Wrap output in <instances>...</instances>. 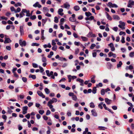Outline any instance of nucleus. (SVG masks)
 Instances as JSON below:
<instances>
[{"label":"nucleus","instance_id":"obj_1","mask_svg":"<svg viewBox=\"0 0 134 134\" xmlns=\"http://www.w3.org/2000/svg\"><path fill=\"white\" fill-rule=\"evenodd\" d=\"M53 103L52 100L51 99L47 103V105L51 109V111L53 112L55 111V109L53 108V106L52 105V104Z\"/></svg>","mask_w":134,"mask_h":134},{"label":"nucleus","instance_id":"obj_2","mask_svg":"<svg viewBox=\"0 0 134 134\" xmlns=\"http://www.w3.org/2000/svg\"><path fill=\"white\" fill-rule=\"evenodd\" d=\"M127 6L128 7L134 8V1L130 0L129 1Z\"/></svg>","mask_w":134,"mask_h":134},{"label":"nucleus","instance_id":"obj_3","mask_svg":"<svg viewBox=\"0 0 134 134\" xmlns=\"http://www.w3.org/2000/svg\"><path fill=\"white\" fill-rule=\"evenodd\" d=\"M120 24L118 26L122 29H125V23L124 22L120 21H119Z\"/></svg>","mask_w":134,"mask_h":134},{"label":"nucleus","instance_id":"obj_4","mask_svg":"<svg viewBox=\"0 0 134 134\" xmlns=\"http://www.w3.org/2000/svg\"><path fill=\"white\" fill-rule=\"evenodd\" d=\"M107 5L110 8L113 7L117 8L118 7V6L116 4H113L111 2H108Z\"/></svg>","mask_w":134,"mask_h":134},{"label":"nucleus","instance_id":"obj_5","mask_svg":"<svg viewBox=\"0 0 134 134\" xmlns=\"http://www.w3.org/2000/svg\"><path fill=\"white\" fill-rule=\"evenodd\" d=\"M19 44L21 47L25 46L26 45V43L25 41H23L22 39H20L19 41Z\"/></svg>","mask_w":134,"mask_h":134},{"label":"nucleus","instance_id":"obj_6","mask_svg":"<svg viewBox=\"0 0 134 134\" xmlns=\"http://www.w3.org/2000/svg\"><path fill=\"white\" fill-rule=\"evenodd\" d=\"M68 79H69L68 81L69 82H70L71 81V80L72 79V80H74L76 78V77L75 76H71L70 75H67Z\"/></svg>","mask_w":134,"mask_h":134},{"label":"nucleus","instance_id":"obj_7","mask_svg":"<svg viewBox=\"0 0 134 134\" xmlns=\"http://www.w3.org/2000/svg\"><path fill=\"white\" fill-rule=\"evenodd\" d=\"M23 12H24V13H26V16H27L29 17L31 15L30 14V11L29 10H27L26 9H23Z\"/></svg>","mask_w":134,"mask_h":134},{"label":"nucleus","instance_id":"obj_8","mask_svg":"<svg viewBox=\"0 0 134 134\" xmlns=\"http://www.w3.org/2000/svg\"><path fill=\"white\" fill-rule=\"evenodd\" d=\"M87 36L88 37H95L96 35L93 33L92 32H90L87 35Z\"/></svg>","mask_w":134,"mask_h":134},{"label":"nucleus","instance_id":"obj_9","mask_svg":"<svg viewBox=\"0 0 134 134\" xmlns=\"http://www.w3.org/2000/svg\"><path fill=\"white\" fill-rule=\"evenodd\" d=\"M28 107L27 106L23 107L22 108L23 114H26L27 113Z\"/></svg>","mask_w":134,"mask_h":134},{"label":"nucleus","instance_id":"obj_10","mask_svg":"<svg viewBox=\"0 0 134 134\" xmlns=\"http://www.w3.org/2000/svg\"><path fill=\"white\" fill-rule=\"evenodd\" d=\"M111 48V50L112 51H114L115 50V48L113 43H111L108 44Z\"/></svg>","mask_w":134,"mask_h":134},{"label":"nucleus","instance_id":"obj_11","mask_svg":"<svg viewBox=\"0 0 134 134\" xmlns=\"http://www.w3.org/2000/svg\"><path fill=\"white\" fill-rule=\"evenodd\" d=\"M20 31L21 36H23L24 34V30L23 27V26H20Z\"/></svg>","mask_w":134,"mask_h":134},{"label":"nucleus","instance_id":"obj_12","mask_svg":"<svg viewBox=\"0 0 134 134\" xmlns=\"http://www.w3.org/2000/svg\"><path fill=\"white\" fill-rule=\"evenodd\" d=\"M76 81L80 83V85L81 86H83L84 85L83 82L84 81L83 80L80 79H77L76 80Z\"/></svg>","mask_w":134,"mask_h":134},{"label":"nucleus","instance_id":"obj_13","mask_svg":"<svg viewBox=\"0 0 134 134\" xmlns=\"http://www.w3.org/2000/svg\"><path fill=\"white\" fill-rule=\"evenodd\" d=\"M105 102L108 105L110 104L111 102V100L107 98H106L105 99Z\"/></svg>","mask_w":134,"mask_h":134},{"label":"nucleus","instance_id":"obj_14","mask_svg":"<svg viewBox=\"0 0 134 134\" xmlns=\"http://www.w3.org/2000/svg\"><path fill=\"white\" fill-rule=\"evenodd\" d=\"M37 93L39 96L42 97V98H45L44 95L41 91H38L37 92Z\"/></svg>","mask_w":134,"mask_h":134},{"label":"nucleus","instance_id":"obj_15","mask_svg":"<svg viewBox=\"0 0 134 134\" xmlns=\"http://www.w3.org/2000/svg\"><path fill=\"white\" fill-rule=\"evenodd\" d=\"M103 105L105 110H108L109 111L113 114L114 113V112L113 111H111V110L110 109H109V108L106 107V106L105 104L103 103Z\"/></svg>","mask_w":134,"mask_h":134},{"label":"nucleus","instance_id":"obj_16","mask_svg":"<svg viewBox=\"0 0 134 134\" xmlns=\"http://www.w3.org/2000/svg\"><path fill=\"white\" fill-rule=\"evenodd\" d=\"M33 6L34 7H37L39 8H40L42 7L41 5L38 2H36L33 5Z\"/></svg>","mask_w":134,"mask_h":134},{"label":"nucleus","instance_id":"obj_17","mask_svg":"<svg viewBox=\"0 0 134 134\" xmlns=\"http://www.w3.org/2000/svg\"><path fill=\"white\" fill-rule=\"evenodd\" d=\"M63 9L62 8L59 9L58 11V14L61 16L63 15L64 14L63 13Z\"/></svg>","mask_w":134,"mask_h":134},{"label":"nucleus","instance_id":"obj_18","mask_svg":"<svg viewBox=\"0 0 134 134\" xmlns=\"http://www.w3.org/2000/svg\"><path fill=\"white\" fill-rule=\"evenodd\" d=\"M91 112L92 115L94 116H97V114L96 112V110H92L91 111Z\"/></svg>","mask_w":134,"mask_h":134},{"label":"nucleus","instance_id":"obj_19","mask_svg":"<svg viewBox=\"0 0 134 134\" xmlns=\"http://www.w3.org/2000/svg\"><path fill=\"white\" fill-rule=\"evenodd\" d=\"M5 40L4 41V43H10L11 42V41L9 38H5Z\"/></svg>","mask_w":134,"mask_h":134},{"label":"nucleus","instance_id":"obj_20","mask_svg":"<svg viewBox=\"0 0 134 134\" xmlns=\"http://www.w3.org/2000/svg\"><path fill=\"white\" fill-rule=\"evenodd\" d=\"M70 7V5L69 4L65 3L64 4V8L69 9Z\"/></svg>","mask_w":134,"mask_h":134},{"label":"nucleus","instance_id":"obj_21","mask_svg":"<svg viewBox=\"0 0 134 134\" xmlns=\"http://www.w3.org/2000/svg\"><path fill=\"white\" fill-rule=\"evenodd\" d=\"M43 46L44 48H46L47 47L51 48V47L52 46L50 43H48V44H45L44 45H43Z\"/></svg>","mask_w":134,"mask_h":134},{"label":"nucleus","instance_id":"obj_22","mask_svg":"<svg viewBox=\"0 0 134 134\" xmlns=\"http://www.w3.org/2000/svg\"><path fill=\"white\" fill-rule=\"evenodd\" d=\"M133 67L132 65H130L129 66H127L126 67V70H128V69H129L130 70H131L133 69Z\"/></svg>","mask_w":134,"mask_h":134},{"label":"nucleus","instance_id":"obj_23","mask_svg":"<svg viewBox=\"0 0 134 134\" xmlns=\"http://www.w3.org/2000/svg\"><path fill=\"white\" fill-rule=\"evenodd\" d=\"M98 129L99 130H105L107 128L104 126H99L98 127Z\"/></svg>","mask_w":134,"mask_h":134},{"label":"nucleus","instance_id":"obj_24","mask_svg":"<svg viewBox=\"0 0 134 134\" xmlns=\"http://www.w3.org/2000/svg\"><path fill=\"white\" fill-rule=\"evenodd\" d=\"M29 78H32L33 79H36V77L35 75H30L29 76Z\"/></svg>","mask_w":134,"mask_h":134},{"label":"nucleus","instance_id":"obj_25","mask_svg":"<svg viewBox=\"0 0 134 134\" xmlns=\"http://www.w3.org/2000/svg\"><path fill=\"white\" fill-rule=\"evenodd\" d=\"M81 38L82 40L83 41H88V39L87 37H86L81 36Z\"/></svg>","mask_w":134,"mask_h":134},{"label":"nucleus","instance_id":"obj_26","mask_svg":"<svg viewBox=\"0 0 134 134\" xmlns=\"http://www.w3.org/2000/svg\"><path fill=\"white\" fill-rule=\"evenodd\" d=\"M113 18L115 19H116L117 20H119L120 19V17L116 15H114L113 16Z\"/></svg>","mask_w":134,"mask_h":134},{"label":"nucleus","instance_id":"obj_27","mask_svg":"<svg viewBox=\"0 0 134 134\" xmlns=\"http://www.w3.org/2000/svg\"><path fill=\"white\" fill-rule=\"evenodd\" d=\"M64 20H65L64 18H62L60 20L59 25H62L63 24V22L64 21Z\"/></svg>","mask_w":134,"mask_h":134},{"label":"nucleus","instance_id":"obj_28","mask_svg":"<svg viewBox=\"0 0 134 134\" xmlns=\"http://www.w3.org/2000/svg\"><path fill=\"white\" fill-rule=\"evenodd\" d=\"M103 104V102H101L100 103H99L98 105V107L99 108L101 109H102L103 108V107L102 106Z\"/></svg>","mask_w":134,"mask_h":134},{"label":"nucleus","instance_id":"obj_29","mask_svg":"<svg viewBox=\"0 0 134 134\" xmlns=\"http://www.w3.org/2000/svg\"><path fill=\"white\" fill-rule=\"evenodd\" d=\"M90 107L91 108H93L95 107V105L94 103L93 102L90 103Z\"/></svg>","mask_w":134,"mask_h":134},{"label":"nucleus","instance_id":"obj_30","mask_svg":"<svg viewBox=\"0 0 134 134\" xmlns=\"http://www.w3.org/2000/svg\"><path fill=\"white\" fill-rule=\"evenodd\" d=\"M74 9L75 11H77L80 9V7L77 5H76L74 7Z\"/></svg>","mask_w":134,"mask_h":134},{"label":"nucleus","instance_id":"obj_31","mask_svg":"<svg viewBox=\"0 0 134 134\" xmlns=\"http://www.w3.org/2000/svg\"><path fill=\"white\" fill-rule=\"evenodd\" d=\"M44 91L47 94H49L50 92V91L47 88H45V89H44Z\"/></svg>","mask_w":134,"mask_h":134},{"label":"nucleus","instance_id":"obj_32","mask_svg":"<svg viewBox=\"0 0 134 134\" xmlns=\"http://www.w3.org/2000/svg\"><path fill=\"white\" fill-rule=\"evenodd\" d=\"M106 14L107 18V19L109 20H112V18L110 16V15L108 13H106Z\"/></svg>","mask_w":134,"mask_h":134},{"label":"nucleus","instance_id":"obj_33","mask_svg":"<svg viewBox=\"0 0 134 134\" xmlns=\"http://www.w3.org/2000/svg\"><path fill=\"white\" fill-rule=\"evenodd\" d=\"M8 18L4 16H0V20L1 21L2 20H7Z\"/></svg>","mask_w":134,"mask_h":134},{"label":"nucleus","instance_id":"obj_34","mask_svg":"<svg viewBox=\"0 0 134 134\" xmlns=\"http://www.w3.org/2000/svg\"><path fill=\"white\" fill-rule=\"evenodd\" d=\"M21 4L20 3L18 2L16 3L15 4L14 6L15 7H17L18 6H21Z\"/></svg>","mask_w":134,"mask_h":134},{"label":"nucleus","instance_id":"obj_35","mask_svg":"<svg viewBox=\"0 0 134 134\" xmlns=\"http://www.w3.org/2000/svg\"><path fill=\"white\" fill-rule=\"evenodd\" d=\"M122 65V63L121 61L119 62V63L117 65V67L118 68L121 67V65Z\"/></svg>","mask_w":134,"mask_h":134},{"label":"nucleus","instance_id":"obj_36","mask_svg":"<svg viewBox=\"0 0 134 134\" xmlns=\"http://www.w3.org/2000/svg\"><path fill=\"white\" fill-rule=\"evenodd\" d=\"M85 14L86 16L87 17H88L91 15L92 14L89 12H86Z\"/></svg>","mask_w":134,"mask_h":134},{"label":"nucleus","instance_id":"obj_37","mask_svg":"<svg viewBox=\"0 0 134 134\" xmlns=\"http://www.w3.org/2000/svg\"><path fill=\"white\" fill-rule=\"evenodd\" d=\"M69 20L71 21L74 22L76 20V19L75 18L73 17H71L69 18Z\"/></svg>","mask_w":134,"mask_h":134},{"label":"nucleus","instance_id":"obj_38","mask_svg":"<svg viewBox=\"0 0 134 134\" xmlns=\"http://www.w3.org/2000/svg\"><path fill=\"white\" fill-rule=\"evenodd\" d=\"M25 15L24 14V12H23V9H22L21 12L20 13V18L22 17L23 16H24Z\"/></svg>","mask_w":134,"mask_h":134},{"label":"nucleus","instance_id":"obj_39","mask_svg":"<svg viewBox=\"0 0 134 134\" xmlns=\"http://www.w3.org/2000/svg\"><path fill=\"white\" fill-rule=\"evenodd\" d=\"M72 98L73 100L75 101H76L77 99V96L75 95H74L72 97Z\"/></svg>","mask_w":134,"mask_h":134},{"label":"nucleus","instance_id":"obj_40","mask_svg":"<svg viewBox=\"0 0 134 134\" xmlns=\"http://www.w3.org/2000/svg\"><path fill=\"white\" fill-rule=\"evenodd\" d=\"M129 56L132 58L134 57V52H131L129 54Z\"/></svg>","mask_w":134,"mask_h":134},{"label":"nucleus","instance_id":"obj_41","mask_svg":"<svg viewBox=\"0 0 134 134\" xmlns=\"http://www.w3.org/2000/svg\"><path fill=\"white\" fill-rule=\"evenodd\" d=\"M96 91L97 89L96 87H93V89L92 92L93 93L95 94L96 92Z\"/></svg>","mask_w":134,"mask_h":134},{"label":"nucleus","instance_id":"obj_42","mask_svg":"<svg viewBox=\"0 0 134 134\" xmlns=\"http://www.w3.org/2000/svg\"><path fill=\"white\" fill-rule=\"evenodd\" d=\"M57 49V46H53L52 48V49L54 51H56Z\"/></svg>","mask_w":134,"mask_h":134},{"label":"nucleus","instance_id":"obj_43","mask_svg":"<svg viewBox=\"0 0 134 134\" xmlns=\"http://www.w3.org/2000/svg\"><path fill=\"white\" fill-rule=\"evenodd\" d=\"M36 18V16L35 15H31L30 17V19L32 20L35 19Z\"/></svg>","mask_w":134,"mask_h":134},{"label":"nucleus","instance_id":"obj_44","mask_svg":"<svg viewBox=\"0 0 134 134\" xmlns=\"http://www.w3.org/2000/svg\"><path fill=\"white\" fill-rule=\"evenodd\" d=\"M105 91L104 89H102L101 90V94L102 95H103L105 94Z\"/></svg>","mask_w":134,"mask_h":134},{"label":"nucleus","instance_id":"obj_45","mask_svg":"<svg viewBox=\"0 0 134 134\" xmlns=\"http://www.w3.org/2000/svg\"><path fill=\"white\" fill-rule=\"evenodd\" d=\"M121 41L123 43H125V37L123 36H122L121 39Z\"/></svg>","mask_w":134,"mask_h":134},{"label":"nucleus","instance_id":"obj_46","mask_svg":"<svg viewBox=\"0 0 134 134\" xmlns=\"http://www.w3.org/2000/svg\"><path fill=\"white\" fill-rule=\"evenodd\" d=\"M32 65L33 67L34 68H37L38 67V65L35 63H32Z\"/></svg>","mask_w":134,"mask_h":134},{"label":"nucleus","instance_id":"obj_47","mask_svg":"<svg viewBox=\"0 0 134 134\" xmlns=\"http://www.w3.org/2000/svg\"><path fill=\"white\" fill-rule=\"evenodd\" d=\"M42 62H46L47 61L46 58L44 57H42Z\"/></svg>","mask_w":134,"mask_h":134},{"label":"nucleus","instance_id":"obj_48","mask_svg":"<svg viewBox=\"0 0 134 134\" xmlns=\"http://www.w3.org/2000/svg\"><path fill=\"white\" fill-rule=\"evenodd\" d=\"M74 44L75 45L78 46L80 45L81 43L80 42L75 41L74 43Z\"/></svg>","mask_w":134,"mask_h":134},{"label":"nucleus","instance_id":"obj_49","mask_svg":"<svg viewBox=\"0 0 134 134\" xmlns=\"http://www.w3.org/2000/svg\"><path fill=\"white\" fill-rule=\"evenodd\" d=\"M40 45L39 44L37 43H32V46H38Z\"/></svg>","mask_w":134,"mask_h":134},{"label":"nucleus","instance_id":"obj_50","mask_svg":"<svg viewBox=\"0 0 134 134\" xmlns=\"http://www.w3.org/2000/svg\"><path fill=\"white\" fill-rule=\"evenodd\" d=\"M96 46V45L95 44L93 43L92 44L90 47V48L91 49H93L94 47H95Z\"/></svg>","mask_w":134,"mask_h":134},{"label":"nucleus","instance_id":"obj_51","mask_svg":"<svg viewBox=\"0 0 134 134\" xmlns=\"http://www.w3.org/2000/svg\"><path fill=\"white\" fill-rule=\"evenodd\" d=\"M54 22L56 23H58V19L57 17H55L54 18Z\"/></svg>","mask_w":134,"mask_h":134},{"label":"nucleus","instance_id":"obj_52","mask_svg":"<svg viewBox=\"0 0 134 134\" xmlns=\"http://www.w3.org/2000/svg\"><path fill=\"white\" fill-rule=\"evenodd\" d=\"M22 80L24 82H26L27 81V79L25 77H23L22 78Z\"/></svg>","mask_w":134,"mask_h":134},{"label":"nucleus","instance_id":"obj_53","mask_svg":"<svg viewBox=\"0 0 134 134\" xmlns=\"http://www.w3.org/2000/svg\"><path fill=\"white\" fill-rule=\"evenodd\" d=\"M30 114L29 113H28L25 115V117L27 119H29L30 118Z\"/></svg>","mask_w":134,"mask_h":134},{"label":"nucleus","instance_id":"obj_54","mask_svg":"<svg viewBox=\"0 0 134 134\" xmlns=\"http://www.w3.org/2000/svg\"><path fill=\"white\" fill-rule=\"evenodd\" d=\"M119 35H123L124 36H125L126 35V33L124 32L121 31L120 32Z\"/></svg>","mask_w":134,"mask_h":134},{"label":"nucleus","instance_id":"obj_55","mask_svg":"<svg viewBox=\"0 0 134 134\" xmlns=\"http://www.w3.org/2000/svg\"><path fill=\"white\" fill-rule=\"evenodd\" d=\"M56 43L55 42V41L54 40H52V44L53 46H55Z\"/></svg>","mask_w":134,"mask_h":134},{"label":"nucleus","instance_id":"obj_56","mask_svg":"<svg viewBox=\"0 0 134 134\" xmlns=\"http://www.w3.org/2000/svg\"><path fill=\"white\" fill-rule=\"evenodd\" d=\"M59 60L62 61L64 60L65 61H66L67 60L65 58L63 57H60L59 58Z\"/></svg>","mask_w":134,"mask_h":134},{"label":"nucleus","instance_id":"obj_57","mask_svg":"<svg viewBox=\"0 0 134 134\" xmlns=\"http://www.w3.org/2000/svg\"><path fill=\"white\" fill-rule=\"evenodd\" d=\"M21 11V9L20 8L18 7V8L16 10H15V13H17V12H20Z\"/></svg>","mask_w":134,"mask_h":134},{"label":"nucleus","instance_id":"obj_58","mask_svg":"<svg viewBox=\"0 0 134 134\" xmlns=\"http://www.w3.org/2000/svg\"><path fill=\"white\" fill-rule=\"evenodd\" d=\"M79 51V49L78 48H77L75 49V53L76 54H78Z\"/></svg>","mask_w":134,"mask_h":134},{"label":"nucleus","instance_id":"obj_59","mask_svg":"<svg viewBox=\"0 0 134 134\" xmlns=\"http://www.w3.org/2000/svg\"><path fill=\"white\" fill-rule=\"evenodd\" d=\"M52 99L54 103H55L57 102V99L56 98H53Z\"/></svg>","mask_w":134,"mask_h":134},{"label":"nucleus","instance_id":"obj_60","mask_svg":"<svg viewBox=\"0 0 134 134\" xmlns=\"http://www.w3.org/2000/svg\"><path fill=\"white\" fill-rule=\"evenodd\" d=\"M46 73L47 75L49 77L50 76V75H49L50 72L49 70H46Z\"/></svg>","mask_w":134,"mask_h":134},{"label":"nucleus","instance_id":"obj_61","mask_svg":"<svg viewBox=\"0 0 134 134\" xmlns=\"http://www.w3.org/2000/svg\"><path fill=\"white\" fill-rule=\"evenodd\" d=\"M102 86V84L101 83H99L96 86L97 87H101Z\"/></svg>","mask_w":134,"mask_h":134},{"label":"nucleus","instance_id":"obj_62","mask_svg":"<svg viewBox=\"0 0 134 134\" xmlns=\"http://www.w3.org/2000/svg\"><path fill=\"white\" fill-rule=\"evenodd\" d=\"M10 9L12 12L14 11L15 12V10L13 7H11L10 8Z\"/></svg>","mask_w":134,"mask_h":134},{"label":"nucleus","instance_id":"obj_63","mask_svg":"<svg viewBox=\"0 0 134 134\" xmlns=\"http://www.w3.org/2000/svg\"><path fill=\"white\" fill-rule=\"evenodd\" d=\"M74 95V94L72 92H70L69 93V95L70 96L72 97H73V96Z\"/></svg>","mask_w":134,"mask_h":134},{"label":"nucleus","instance_id":"obj_64","mask_svg":"<svg viewBox=\"0 0 134 134\" xmlns=\"http://www.w3.org/2000/svg\"><path fill=\"white\" fill-rule=\"evenodd\" d=\"M113 53V52H109L108 54L109 57H110L112 56Z\"/></svg>","mask_w":134,"mask_h":134}]
</instances>
